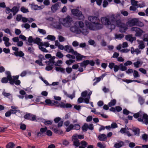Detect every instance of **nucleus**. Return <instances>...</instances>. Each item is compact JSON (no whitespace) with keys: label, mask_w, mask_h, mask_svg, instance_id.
I'll use <instances>...</instances> for the list:
<instances>
[{"label":"nucleus","mask_w":148,"mask_h":148,"mask_svg":"<svg viewBox=\"0 0 148 148\" xmlns=\"http://www.w3.org/2000/svg\"><path fill=\"white\" fill-rule=\"evenodd\" d=\"M21 26L22 27H24L26 29H29L30 27V25L27 23L22 24L21 25Z\"/></svg>","instance_id":"13d9d810"},{"label":"nucleus","mask_w":148,"mask_h":148,"mask_svg":"<svg viewBox=\"0 0 148 148\" xmlns=\"http://www.w3.org/2000/svg\"><path fill=\"white\" fill-rule=\"evenodd\" d=\"M88 19L90 22L87 21H85V24L87 27L90 29L97 30L103 28V26L101 24L96 22L99 20L98 17L90 16H88Z\"/></svg>","instance_id":"f257e3e1"},{"label":"nucleus","mask_w":148,"mask_h":148,"mask_svg":"<svg viewBox=\"0 0 148 148\" xmlns=\"http://www.w3.org/2000/svg\"><path fill=\"white\" fill-rule=\"evenodd\" d=\"M51 58L48 61H46L45 63L47 65H53L54 64V60L56 58L55 56H53L52 57H51Z\"/></svg>","instance_id":"6ab92c4d"},{"label":"nucleus","mask_w":148,"mask_h":148,"mask_svg":"<svg viewBox=\"0 0 148 148\" xmlns=\"http://www.w3.org/2000/svg\"><path fill=\"white\" fill-rule=\"evenodd\" d=\"M64 50L68 52L71 53L73 54L74 52H75L71 46L68 45L65 46Z\"/></svg>","instance_id":"a211bd4d"},{"label":"nucleus","mask_w":148,"mask_h":148,"mask_svg":"<svg viewBox=\"0 0 148 148\" xmlns=\"http://www.w3.org/2000/svg\"><path fill=\"white\" fill-rule=\"evenodd\" d=\"M131 2L132 5L136 6L137 7L138 6V1H136L135 0H131Z\"/></svg>","instance_id":"8fccbe9b"},{"label":"nucleus","mask_w":148,"mask_h":148,"mask_svg":"<svg viewBox=\"0 0 148 148\" xmlns=\"http://www.w3.org/2000/svg\"><path fill=\"white\" fill-rule=\"evenodd\" d=\"M124 36V35L123 34H115V39H118L119 40L121 39L122 38H123Z\"/></svg>","instance_id":"e433bc0d"},{"label":"nucleus","mask_w":148,"mask_h":148,"mask_svg":"<svg viewBox=\"0 0 148 148\" xmlns=\"http://www.w3.org/2000/svg\"><path fill=\"white\" fill-rule=\"evenodd\" d=\"M18 8L14 6L11 10V12H13V15H14L18 11Z\"/></svg>","instance_id":"72a5a7b5"},{"label":"nucleus","mask_w":148,"mask_h":148,"mask_svg":"<svg viewBox=\"0 0 148 148\" xmlns=\"http://www.w3.org/2000/svg\"><path fill=\"white\" fill-rule=\"evenodd\" d=\"M34 43L37 44L38 46L42 45L43 43L41 42V40L40 38L38 37H36L34 39Z\"/></svg>","instance_id":"393cba45"},{"label":"nucleus","mask_w":148,"mask_h":148,"mask_svg":"<svg viewBox=\"0 0 148 148\" xmlns=\"http://www.w3.org/2000/svg\"><path fill=\"white\" fill-rule=\"evenodd\" d=\"M98 138L100 140H104L107 138V136L105 134H102L99 136Z\"/></svg>","instance_id":"c9c22d12"},{"label":"nucleus","mask_w":148,"mask_h":148,"mask_svg":"<svg viewBox=\"0 0 148 148\" xmlns=\"http://www.w3.org/2000/svg\"><path fill=\"white\" fill-rule=\"evenodd\" d=\"M80 144L81 145L79 147V148H85L86 147L88 144L86 141H82L80 142Z\"/></svg>","instance_id":"2f4dec72"},{"label":"nucleus","mask_w":148,"mask_h":148,"mask_svg":"<svg viewBox=\"0 0 148 148\" xmlns=\"http://www.w3.org/2000/svg\"><path fill=\"white\" fill-rule=\"evenodd\" d=\"M121 15V14L118 12L115 14H112L110 15V18L112 22L114 23L115 26H119L121 24V21L120 19L116 20L120 17Z\"/></svg>","instance_id":"423d86ee"},{"label":"nucleus","mask_w":148,"mask_h":148,"mask_svg":"<svg viewBox=\"0 0 148 148\" xmlns=\"http://www.w3.org/2000/svg\"><path fill=\"white\" fill-rule=\"evenodd\" d=\"M88 60H87L84 61L82 63L80 64V66L82 67L85 68L86 66L88 64Z\"/></svg>","instance_id":"7c9ffc66"},{"label":"nucleus","mask_w":148,"mask_h":148,"mask_svg":"<svg viewBox=\"0 0 148 148\" xmlns=\"http://www.w3.org/2000/svg\"><path fill=\"white\" fill-rule=\"evenodd\" d=\"M103 76H100V77H98L95 78L94 79V80L95 81V82L93 83V85H95L97 83L100 82V81L101 80V79H103Z\"/></svg>","instance_id":"f704fd0d"},{"label":"nucleus","mask_w":148,"mask_h":148,"mask_svg":"<svg viewBox=\"0 0 148 148\" xmlns=\"http://www.w3.org/2000/svg\"><path fill=\"white\" fill-rule=\"evenodd\" d=\"M42 122L44 123L46 125H51L52 123V121L48 120H43Z\"/></svg>","instance_id":"de8ad7c7"},{"label":"nucleus","mask_w":148,"mask_h":148,"mask_svg":"<svg viewBox=\"0 0 148 148\" xmlns=\"http://www.w3.org/2000/svg\"><path fill=\"white\" fill-rule=\"evenodd\" d=\"M56 56L59 58H62L64 56L63 54L60 51L57 52Z\"/></svg>","instance_id":"49530a36"},{"label":"nucleus","mask_w":148,"mask_h":148,"mask_svg":"<svg viewBox=\"0 0 148 148\" xmlns=\"http://www.w3.org/2000/svg\"><path fill=\"white\" fill-rule=\"evenodd\" d=\"M131 31L135 33V35L136 37H140L145 32L140 28L137 27H132L131 29Z\"/></svg>","instance_id":"9d476101"},{"label":"nucleus","mask_w":148,"mask_h":148,"mask_svg":"<svg viewBox=\"0 0 148 148\" xmlns=\"http://www.w3.org/2000/svg\"><path fill=\"white\" fill-rule=\"evenodd\" d=\"M121 13L125 16H127L128 15V12L125 10H122L121 11Z\"/></svg>","instance_id":"e2e57ef3"},{"label":"nucleus","mask_w":148,"mask_h":148,"mask_svg":"<svg viewBox=\"0 0 148 148\" xmlns=\"http://www.w3.org/2000/svg\"><path fill=\"white\" fill-rule=\"evenodd\" d=\"M36 116L35 115L31 114L30 120L32 121H36Z\"/></svg>","instance_id":"0e129e2a"},{"label":"nucleus","mask_w":148,"mask_h":148,"mask_svg":"<svg viewBox=\"0 0 148 148\" xmlns=\"http://www.w3.org/2000/svg\"><path fill=\"white\" fill-rule=\"evenodd\" d=\"M54 102L55 103V106L61 108H71L72 106V105L69 103L65 104L62 102L59 103L56 101H54Z\"/></svg>","instance_id":"9b49d317"},{"label":"nucleus","mask_w":148,"mask_h":148,"mask_svg":"<svg viewBox=\"0 0 148 148\" xmlns=\"http://www.w3.org/2000/svg\"><path fill=\"white\" fill-rule=\"evenodd\" d=\"M47 66L46 67L45 69L47 71H49L50 70H51L53 69V67L52 66L53 65H47Z\"/></svg>","instance_id":"bf43d9fd"},{"label":"nucleus","mask_w":148,"mask_h":148,"mask_svg":"<svg viewBox=\"0 0 148 148\" xmlns=\"http://www.w3.org/2000/svg\"><path fill=\"white\" fill-rule=\"evenodd\" d=\"M43 44V43H42ZM43 44L42 45H40L39 46V49L42 51L44 52L47 53L48 52V51L45 48L43 47Z\"/></svg>","instance_id":"58836bf2"},{"label":"nucleus","mask_w":148,"mask_h":148,"mask_svg":"<svg viewBox=\"0 0 148 148\" xmlns=\"http://www.w3.org/2000/svg\"><path fill=\"white\" fill-rule=\"evenodd\" d=\"M84 25L82 21H78L75 22L74 26L70 27V30L76 34L82 33L84 35H87L88 32L87 29H84Z\"/></svg>","instance_id":"f03ea898"},{"label":"nucleus","mask_w":148,"mask_h":148,"mask_svg":"<svg viewBox=\"0 0 148 148\" xmlns=\"http://www.w3.org/2000/svg\"><path fill=\"white\" fill-rule=\"evenodd\" d=\"M55 69L56 71L60 72L63 73H65V69L60 66H56L55 67Z\"/></svg>","instance_id":"cd10ccee"},{"label":"nucleus","mask_w":148,"mask_h":148,"mask_svg":"<svg viewBox=\"0 0 148 148\" xmlns=\"http://www.w3.org/2000/svg\"><path fill=\"white\" fill-rule=\"evenodd\" d=\"M123 81L127 83H129L133 82H136L138 83H141V82L140 81L137 80H132L130 79H126L124 80Z\"/></svg>","instance_id":"79ce46f5"},{"label":"nucleus","mask_w":148,"mask_h":148,"mask_svg":"<svg viewBox=\"0 0 148 148\" xmlns=\"http://www.w3.org/2000/svg\"><path fill=\"white\" fill-rule=\"evenodd\" d=\"M133 132H134V135L136 136H138L139 135V130L138 128H135L133 130Z\"/></svg>","instance_id":"ea45409f"},{"label":"nucleus","mask_w":148,"mask_h":148,"mask_svg":"<svg viewBox=\"0 0 148 148\" xmlns=\"http://www.w3.org/2000/svg\"><path fill=\"white\" fill-rule=\"evenodd\" d=\"M31 5V7L32 9L34 10H40L44 8V6L43 5L41 6H38L37 5L35 4L32 3L30 4Z\"/></svg>","instance_id":"dca6fc26"},{"label":"nucleus","mask_w":148,"mask_h":148,"mask_svg":"<svg viewBox=\"0 0 148 148\" xmlns=\"http://www.w3.org/2000/svg\"><path fill=\"white\" fill-rule=\"evenodd\" d=\"M73 54L76 56V58L78 60H80L82 58H85L86 57L85 56L81 55L80 54L78 53L76 51L74 52Z\"/></svg>","instance_id":"aec40b11"},{"label":"nucleus","mask_w":148,"mask_h":148,"mask_svg":"<svg viewBox=\"0 0 148 148\" xmlns=\"http://www.w3.org/2000/svg\"><path fill=\"white\" fill-rule=\"evenodd\" d=\"M88 92L87 90H86L83 92H82L81 94L82 96L83 97H86V96Z\"/></svg>","instance_id":"774afa93"},{"label":"nucleus","mask_w":148,"mask_h":148,"mask_svg":"<svg viewBox=\"0 0 148 148\" xmlns=\"http://www.w3.org/2000/svg\"><path fill=\"white\" fill-rule=\"evenodd\" d=\"M138 44L139 45L138 46V48L141 49H143L145 48V45L144 42L142 41H140L139 40H137Z\"/></svg>","instance_id":"bb28decb"},{"label":"nucleus","mask_w":148,"mask_h":148,"mask_svg":"<svg viewBox=\"0 0 148 148\" xmlns=\"http://www.w3.org/2000/svg\"><path fill=\"white\" fill-rule=\"evenodd\" d=\"M131 53L132 54H133L135 53L136 55L140 54L141 53V51L138 49H134L133 47H132L131 49Z\"/></svg>","instance_id":"5701e85b"},{"label":"nucleus","mask_w":148,"mask_h":148,"mask_svg":"<svg viewBox=\"0 0 148 148\" xmlns=\"http://www.w3.org/2000/svg\"><path fill=\"white\" fill-rule=\"evenodd\" d=\"M134 116L136 118L140 117L138 119V121L142 122L146 124H148V115L143 112L140 111L138 113L134 114Z\"/></svg>","instance_id":"39448f33"},{"label":"nucleus","mask_w":148,"mask_h":148,"mask_svg":"<svg viewBox=\"0 0 148 148\" xmlns=\"http://www.w3.org/2000/svg\"><path fill=\"white\" fill-rule=\"evenodd\" d=\"M60 7L59 4L57 3L53 5L51 8V10L53 12H56Z\"/></svg>","instance_id":"4be33fe9"},{"label":"nucleus","mask_w":148,"mask_h":148,"mask_svg":"<svg viewBox=\"0 0 148 148\" xmlns=\"http://www.w3.org/2000/svg\"><path fill=\"white\" fill-rule=\"evenodd\" d=\"M38 31L40 33L42 34H45L46 33L45 31L43 29L39 28L38 29Z\"/></svg>","instance_id":"680f3d73"},{"label":"nucleus","mask_w":148,"mask_h":148,"mask_svg":"<svg viewBox=\"0 0 148 148\" xmlns=\"http://www.w3.org/2000/svg\"><path fill=\"white\" fill-rule=\"evenodd\" d=\"M64 125L65 126L66 131L67 132H70L74 128V125L72 124H70L69 121H65L64 123Z\"/></svg>","instance_id":"f8f14e48"},{"label":"nucleus","mask_w":148,"mask_h":148,"mask_svg":"<svg viewBox=\"0 0 148 148\" xmlns=\"http://www.w3.org/2000/svg\"><path fill=\"white\" fill-rule=\"evenodd\" d=\"M116 101L115 99L112 100L111 101L108 103V105L109 107H111L114 106L116 103Z\"/></svg>","instance_id":"c03bdc74"},{"label":"nucleus","mask_w":148,"mask_h":148,"mask_svg":"<svg viewBox=\"0 0 148 148\" xmlns=\"http://www.w3.org/2000/svg\"><path fill=\"white\" fill-rule=\"evenodd\" d=\"M31 115V114H30L28 113L26 114L24 116V118L25 119L30 120Z\"/></svg>","instance_id":"338daca9"},{"label":"nucleus","mask_w":148,"mask_h":148,"mask_svg":"<svg viewBox=\"0 0 148 148\" xmlns=\"http://www.w3.org/2000/svg\"><path fill=\"white\" fill-rule=\"evenodd\" d=\"M100 21L103 26V25H106L107 28L110 30V32L115 29V25L114 23L112 22L110 16H106L101 17Z\"/></svg>","instance_id":"20e7f679"},{"label":"nucleus","mask_w":148,"mask_h":148,"mask_svg":"<svg viewBox=\"0 0 148 148\" xmlns=\"http://www.w3.org/2000/svg\"><path fill=\"white\" fill-rule=\"evenodd\" d=\"M138 102L140 104L142 105L144 103L145 99H143L142 97L140 96L139 95H138Z\"/></svg>","instance_id":"4c0bfd02"},{"label":"nucleus","mask_w":148,"mask_h":148,"mask_svg":"<svg viewBox=\"0 0 148 148\" xmlns=\"http://www.w3.org/2000/svg\"><path fill=\"white\" fill-rule=\"evenodd\" d=\"M61 22L62 21V25L66 27H69L70 26L73 21L69 16H67L64 18H62L60 19Z\"/></svg>","instance_id":"6e6552de"},{"label":"nucleus","mask_w":148,"mask_h":148,"mask_svg":"<svg viewBox=\"0 0 148 148\" xmlns=\"http://www.w3.org/2000/svg\"><path fill=\"white\" fill-rule=\"evenodd\" d=\"M15 146V144L12 142L8 143L6 146V148H14Z\"/></svg>","instance_id":"a19ab883"},{"label":"nucleus","mask_w":148,"mask_h":148,"mask_svg":"<svg viewBox=\"0 0 148 148\" xmlns=\"http://www.w3.org/2000/svg\"><path fill=\"white\" fill-rule=\"evenodd\" d=\"M21 12L24 13H26L29 12L28 9L25 8L24 7H22L21 9Z\"/></svg>","instance_id":"864d4df0"},{"label":"nucleus","mask_w":148,"mask_h":148,"mask_svg":"<svg viewBox=\"0 0 148 148\" xmlns=\"http://www.w3.org/2000/svg\"><path fill=\"white\" fill-rule=\"evenodd\" d=\"M122 145V143H117L116 144L114 145V147L116 148H119L121 147Z\"/></svg>","instance_id":"6e6d98bb"},{"label":"nucleus","mask_w":148,"mask_h":148,"mask_svg":"<svg viewBox=\"0 0 148 148\" xmlns=\"http://www.w3.org/2000/svg\"><path fill=\"white\" fill-rule=\"evenodd\" d=\"M116 26L119 27L120 31L121 32H125L127 29L126 25L122 23L121 22V24L119 26Z\"/></svg>","instance_id":"f3484780"},{"label":"nucleus","mask_w":148,"mask_h":148,"mask_svg":"<svg viewBox=\"0 0 148 148\" xmlns=\"http://www.w3.org/2000/svg\"><path fill=\"white\" fill-rule=\"evenodd\" d=\"M5 74L7 75V78L3 77L2 79L1 82L2 83H5L8 82V80L10 82L11 84H15L16 85H20L21 82L19 80H17L19 76H13V79H12L10 71H7L5 72Z\"/></svg>","instance_id":"7ed1b4c3"},{"label":"nucleus","mask_w":148,"mask_h":148,"mask_svg":"<svg viewBox=\"0 0 148 148\" xmlns=\"http://www.w3.org/2000/svg\"><path fill=\"white\" fill-rule=\"evenodd\" d=\"M14 53L16 56L22 57L24 55V53L21 51H15L14 52Z\"/></svg>","instance_id":"c756f323"},{"label":"nucleus","mask_w":148,"mask_h":148,"mask_svg":"<svg viewBox=\"0 0 148 148\" xmlns=\"http://www.w3.org/2000/svg\"><path fill=\"white\" fill-rule=\"evenodd\" d=\"M125 39L127 40L132 42L134 40H136V38L135 37H132V35H127L125 37Z\"/></svg>","instance_id":"412c9836"},{"label":"nucleus","mask_w":148,"mask_h":148,"mask_svg":"<svg viewBox=\"0 0 148 148\" xmlns=\"http://www.w3.org/2000/svg\"><path fill=\"white\" fill-rule=\"evenodd\" d=\"M92 93V92L91 91H90L89 92L87 97L86 98H85L83 99L82 98L80 97L78 98V102L79 103H82L83 100L84 101L85 103H88L89 102V99L90 98V95Z\"/></svg>","instance_id":"ddd939ff"},{"label":"nucleus","mask_w":148,"mask_h":148,"mask_svg":"<svg viewBox=\"0 0 148 148\" xmlns=\"http://www.w3.org/2000/svg\"><path fill=\"white\" fill-rule=\"evenodd\" d=\"M88 128V125L86 124H85L82 127V129L83 131H86Z\"/></svg>","instance_id":"603ef678"},{"label":"nucleus","mask_w":148,"mask_h":148,"mask_svg":"<svg viewBox=\"0 0 148 148\" xmlns=\"http://www.w3.org/2000/svg\"><path fill=\"white\" fill-rule=\"evenodd\" d=\"M139 21L137 18H134L129 21L127 23V25L129 26H133L134 25H138L140 27L144 26V24L142 22H140V24L139 25Z\"/></svg>","instance_id":"1a4fd4ad"},{"label":"nucleus","mask_w":148,"mask_h":148,"mask_svg":"<svg viewBox=\"0 0 148 148\" xmlns=\"http://www.w3.org/2000/svg\"><path fill=\"white\" fill-rule=\"evenodd\" d=\"M137 8L136 6L132 5L130 7V10L131 11H136Z\"/></svg>","instance_id":"4d7b16f0"},{"label":"nucleus","mask_w":148,"mask_h":148,"mask_svg":"<svg viewBox=\"0 0 148 148\" xmlns=\"http://www.w3.org/2000/svg\"><path fill=\"white\" fill-rule=\"evenodd\" d=\"M17 110H10L6 112L5 116L6 117H9L10 116L11 114L15 113L16 112Z\"/></svg>","instance_id":"a878e982"},{"label":"nucleus","mask_w":148,"mask_h":148,"mask_svg":"<svg viewBox=\"0 0 148 148\" xmlns=\"http://www.w3.org/2000/svg\"><path fill=\"white\" fill-rule=\"evenodd\" d=\"M60 18H61L58 17V21L56 22H54L53 24L54 27L59 29H61L62 28V21L61 22L60 21Z\"/></svg>","instance_id":"4468645a"},{"label":"nucleus","mask_w":148,"mask_h":148,"mask_svg":"<svg viewBox=\"0 0 148 148\" xmlns=\"http://www.w3.org/2000/svg\"><path fill=\"white\" fill-rule=\"evenodd\" d=\"M77 134H75L72 137V141L73 142V144L76 147H78L79 145V141L78 139Z\"/></svg>","instance_id":"2eb2a0df"},{"label":"nucleus","mask_w":148,"mask_h":148,"mask_svg":"<svg viewBox=\"0 0 148 148\" xmlns=\"http://www.w3.org/2000/svg\"><path fill=\"white\" fill-rule=\"evenodd\" d=\"M45 39H47L50 40L51 41L54 40L56 39V37L53 35H48L47 37L45 38Z\"/></svg>","instance_id":"473e14b6"},{"label":"nucleus","mask_w":148,"mask_h":148,"mask_svg":"<svg viewBox=\"0 0 148 148\" xmlns=\"http://www.w3.org/2000/svg\"><path fill=\"white\" fill-rule=\"evenodd\" d=\"M54 132L56 134H62L63 132L61 130H58L57 129H54Z\"/></svg>","instance_id":"09e8293b"},{"label":"nucleus","mask_w":148,"mask_h":148,"mask_svg":"<svg viewBox=\"0 0 148 148\" xmlns=\"http://www.w3.org/2000/svg\"><path fill=\"white\" fill-rule=\"evenodd\" d=\"M58 38L60 42L64 41L65 40V38L61 36H59Z\"/></svg>","instance_id":"69168bd1"},{"label":"nucleus","mask_w":148,"mask_h":148,"mask_svg":"<svg viewBox=\"0 0 148 148\" xmlns=\"http://www.w3.org/2000/svg\"><path fill=\"white\" fill-rule=\"evenodd\" d=\"M75 62V60H70L66 61V63L68 65H70Z\"/></svg>","instance_id":"3c124183"},{"label":"nucleus","mask_w":148,"mask_h":148,"mask_svg":"<svg viewBox=\"0 0 148 148\" xmlns=\"http://www.w3.org/2000/svg\"><path fill=\"white\" fill-rule=\"evenodd\" d=\"M133 75L135 78H136L140 77V75L138 72L134 70L133 72Z\"/></svg>","instance_id":"a18cd8bd"},{"label":"nucleus","mask_w":148,"mask_h":148,"mask_svg":"<svg viewBox=\"0 0 148 148\" xmlns=\"http://www.w3.org/2000/svg\"><path fill=\"white\" fill-rule=\"evenodd\" d=\"M54 101H51L50 99H47L45 101L46 105L49 106H53L55 105V103L54 102Z\"/></svg>","instance_id":"b1692460"},{"label":"nucleus","mask_w":148,"mask_h":148,"mask_svg":"<svg viewBox=\"0 0 148 148\" xmlns=\"http://www.w3.org/2000/svg\"><path fill=\"white\" fill-rule=\"evenodd\" d=\"M64 93L67 96L71 98V99H72L75 97V95L74 94L69 95L65 92H64Z\"/></svg>","instance_id":"5fc2aeb1"},{"label":"nucleus","mask_w":148,"mask_h":148,"mask_svg":"<svg viewBox=\"0 0 148 148\" xmlns=\"http://www.w3.org/2000/svg\"><path fill=\"white\" fill-rule=\"evenodd\" d=\"M119 69L122 71H125L127 69L126 66H124L122 64H121L119 65Z\"/></svg>","instance_id":"37998d69"},{"label":"nucleus","mask_w":148,"mask_h":148,"mask_svg":"<svg viewBox=\"0 0 148 148\" xmlns=\"http://www.w3.org/2000/svg\"><path fill=\"white\" fill-rule=\"evenodd\" d=\"M72 69L71 68L68 67L66 69V71L67 73L69 74L71 73Z\"/></svg>","instance_id":"052dcab7"},{"label":"nucleus","mask_w":148,"mask_h":148,"mask_svg":"<svg viewBox=\"0 0 148 148\" xmlns=\"http://www.w3.org/2000/svg\"><path fill=\"white\" fill-rule=\"evenodd\" d=\"M143 64V62L140 60H137L136 62L134 63V65L135 67L138 68Z\"/></svg>","instance_id":"c85d7f7f"},{"label":"nucleus","mask_w":148,"mask_h":148,"mask_svg":"<svg viewBox=\"0 0 148 148\" xmlns=\"http://www.w3.org/2000/svg\"><path fill=\"white\" fill-rule=\"evenodd\" d=\"M72 14L74 16H76L77 18L79 20H84L85 17L82 14V12L77 9H73L71 10Z\"/></svg>","instance_id":"0eeeda50"}]
</instances>
